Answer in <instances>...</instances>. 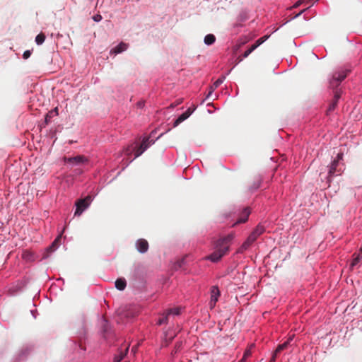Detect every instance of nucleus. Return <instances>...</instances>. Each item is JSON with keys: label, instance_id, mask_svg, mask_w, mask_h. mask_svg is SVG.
I'll return each instance as SVG.
<instances>
[{"label": "nucleus", "instance_id": "obj_1", "mask_svg": "<svg viewBox=\"0 0 362 362\" xmlns=\"http://www.w3.org/2000/svg\"><path fill=\"white\" fill-rule=\"evenodd\" d=\"M233 235H228L219 239L216 244V250L209 257L212 262L218 261L225 255L229 250V243L233 240Z\"/></svg>", "mask_w": 362, "mask_h": 362}, {"label": "nucleus", "instance_id": "obj_2", "mask_svg": "<svg viewBox=\"0 0 362 362\" xmlns=\"http://www.w3.org/2000/svg\"><path fill=\"white\" fill-rule=\"evenodd\" d=\"M154 132H152L149 136L145 137L139 147L136 148L134 152V158L140 156L151 144H154L155 139H153Z\"/></svg>", "mask_w": 362, "mask_h": 362}, {"label": "nucleus", "instance_id": "obj_3", "mask_svg": "<svg viewBox=\"0 0 362 362\" xmlns=\"http://www.w3.org/2000/svg\"><path fill=\"white\" fill-rule=\"evenodd\" d=\"M93 198L90 195H88L84 199H78L76 203V209L75 216H80L90 204Z\"/></svg>", "mask_w": 362, "mask_h": 362}, {"label": "nucleus", "instance_id": "obj_4", "mask_svg": "<svg viewBox=\"0 0 362 362\" xmlns=\"http://www.w3.org/2000/svg\"><path fill=\"white\" fill-rule=\"evenodd\" d=\"M349 70H343L334 74L330 80V86L333 88H337L339 83L346 77Z\"/></svg>", "mask_w": 362, "mask_h": 362}, {"label": "nucleus", "instance_id": "obj_5", "mask_svg": "<svg viewBox=\"0 0 362 362\" xmlns=\"http://www.w3.org/2000/svg\"><path fill=\"white\" fill-rule=\"evenodd\" d=\"M267 38V36L262 37L259 38L255 44H253L247 50H246L244 54H243V57L239 56L237 58L238 63L240 62L243 60V58L247 57L255 49H256L262 43H263L266 39Z\"/></svg>", "mask_w": 362, "mask_h": 362}, {"label": "nucleus", "instance_id": "obj_6", "mask_svg": "<svg viewBox=\"0 0 362 362\" xmlns=\"http://www.w3.org/2000/svg\"><path fill=\"white\" fill-rule=\"evenodd\" d=\"M64 160L66 163H70L72 165H80L88 161V159L84 156L81 155L69 158L64 157Z\"/></svg>", "mask_w": 362, "mask_h": 362}, {"label": "nucleus", "instance_id": "obj_7", "mask_svg": "<svg viewBox=\"0 0 362 362\" xmlns=\"http://www.w3.org/2000/svg\"><path fill=\"white\" fill-rule=\"evenodd\" d=\"M135 246L140 253H146L148 250V243L144 238H140L136 241Z\"/></svg>", "mask_w": 362, "mask_h": 362}, {"label": "nucleus", "instance_id": "obj_8", "mask_svg": "<svg viewBox=\"0 0 362 362\" xmlns=\"http://www.w3.org/2000/svg\"><path fill=\"white\" fill-rule=\"evenodd\" d=\"M180 308L179 307L169 310L168 313L165 316H163L160 317L157 322V324L159 325H161L163 324H165L168 320L169 317L171 316V315H180Z\"/></svg>", "mask_w": 362, "mask_h": 362}, {"label": "nucleus", "instance_id": "obj_9", "mask_svg": "<svg viewBox=\"0 0 362 362\" xmlns=\"http://www.w3.org/2000/svg\"><path fill=\"white\" fill-rule=\"evenodd\" d=\"M264 227L259 224L257 226L255 230L250 233L248 238L254 243L257 239V238L264 232Z\"/></svg>", "mask_w": 362, "mask_h": 362}, {"label": "nucleus", "instance_id": "obj_10", "mask_svg": "<svg viewBox=\"0 0 362 362\" xmlns=\"http://www.w3.org/2000/svg\"><path fill=\"white\" fill-rule=\"evenodd\" d=\"M220 295V291L217 286H213L211 290V300H210V306L211 308H214L218 301V296Z\"/></svg>", "mask_w": 362, "mask_h": 362}, {"label": "nucleus", "instance_id": "obj_11", "mask_svg": "<svg viewBox=\"0 0 362 362\" xmlns=\"http://www.w3.org/2000/svg\"><path fill=\"white\" fill-rule=\"evenodd\" d=\"M338 165H339L338 160H333V162L332 163V164H331V165L329 167V172H328V177H333L335 175L341 174L342 170H341V168H339V169L337 168Z\"/></svg>", "mask_w": 362, "mask_h": 362}, {"label": "nucleus", "instance_id": "obj_12", "mask_svg": "<svg viewBox=\"0 0 362 362\" xmlns=\"http://www.w3.org/2000/svg\"><path fill=\"white\" fill-rule=\"evenodd\" d=\"M250 213H251V211H250V209L248 207L245 208L243 209V211H242V213L240 214L239 218L233 225V226H235L237 224H239V223H245L247 221L248 217H249Z\"/></svg>", "mask_w": 362, "mask_h": 362}, {"label": "nucleus", "instance_id": "obj_13", "mask_svg": "<svg viewBox=\"0 0 362 362\" xmlns=\"http://www.w3.org/2000/svg\"><path fill=\"white\" fill-rule=\"evenodd\" d=\"M340 97H341V93H340V92L338 90H337L334 92V95L333 100L332 101V103H330V105H329V106L328 107V111H333L335 109V107L337 105L338 100H339Z\"/></svg>", "mask_w": 362, "mask_h": 362}, {"label": "nucleus", "instance_id": "obj_14", "mask_svg": "<svg viewBox=\"0 0 362 362\" xmlns=\"http://www.w3.org/2000/svg\"><path fill=\"white\" fill-rule=\"evenodd\" d=\"M197 108V105L192 104L185 112H182V122L187 118L194 112Z\"/></svg>", "mask_w": 362, "mask_h": 362}, {"label": "nucleus", "instance_id": "obj_15", "mask_svg": "<svg viewBox=\"0 0 362 362\" xmlns=\"http://www.w3.org/2000/svg\"><path fill=\"white\" fill-rule=\"evenodd\" d=\"M128 47V45L123 42H120L117 46H116L111 52L115 54H119L124 51H125Z\"/></svg>", "mask_w": 362, "mask_h": 362}, {"label": "nucleus", "instance_id": "obj_16", "mask_svg": "<svg viewBox=\"0 0 362 362\" xmlns=\"http://www.w3.org/2000/svg\"><path fill=\"white\" fill-rule=\"evenodd\" d=\"M225 80V76H221L219 78H218L214 83L213 85L211 86V90L209 91L208 95H207V98H209L210 95H211L213 90L216 88H217L221 84H222V83L223 82V81Z\"/></svg>", "mask_w": 362, "mask_h": 362}, {"label": "nucleus", "instance_id": "obj_17", "mask_svg": "<svg viewBox=\"0 0 362 362\" xmlns=\"http://www.w3.org/2000/svg\"><path fill=\"white\" fill-rule=\"evenodd\" d=\"M362 259V248L360 249L359 252L357 254H354V259L351 264V267H354L356 266L358 262H360Z\"/></svg>", "mask_w": 362, "mask_h": 362}, {"label": "nucleus", "instance_id": "obj_18", "mask_svg": "<svg viewBox=\"0 0 362 362\" xmlns=\"http://www.w3.org/2000/svg\"><path fill=\"white\" fill-rule=\"evenodd\" d=\"M252 243L253 242L249 238H247V240L240 247L238 252L240 253H243L246 250H247Z\"/></svg>", "mask_w": 362, "mask_h": 362}, {"label": "nucleus", "instance_id": "obj_19", "mask_svg": "<svg viewBox=\"0 0 362 362\" xmlns=\"http://www.w3.org/2000/svg\"><path fill=\"white\" fill-rule=\"evenodd\" d=\"M128 350H129V345L125 347L124 351H120L119 354L115 356L114 362H120L124 358V357L126 356Z\"/></svg>", "mask_w": 362, "mask_h": 362}, {"label": "nucleus", "instance_id": "obj_20", "mask_svg": "<svg viewBox=\"0 0 362 362\" xmlns=\"http://www.w3.org/2000/svg\"><path fill=\"white\" fill-rule=\"evenodd\" d=\"M127 286V282L124 279H118L115 281V287L119 290L123 291Z\"/></svg>", "mask_w": 362, "mask_h": 362}, {"label": "nucleus", "instance_id": "obj_21", "mask_svg": "<svg viewBox=\"0 0 362 362\" xmlns=\"http://www.w3.org/2000/svg\"><path fill=\"white\" fill-rule=\"evenodd\" d=\"M291 340H292V338L291 337L286 341L283 343L282 344H279L277 346L276 349L275 350L274 353H276V354L278 355L281 351L286 349L288 347V346Z\"/></svg>", "mask_w": 362, "mask_h": 362}, {"label": "nucleus", "instance_id": "obj_22", "mask_svg": "<svg viewBox=\"0 0 362 362\" xmlns=\"http://www.w3.org/2000/svg\"><path fill=\"white\" fill-rule=\"evenodd\" d=\"M216 41V37L213 34H208L205 36L204 42L207 45H211Z\"/></svg>", "mask_w": 362, "mask_h": 362}, {"label": "nucleus", "instance_id": "obj_23", "mask_svg": "<svg viewBox=\"0 0 362 362\" xmlns=\"http://www.w3.org/2000/svg\"><path fill=\"white\" fill-rule=\"evenodd\" d=\"M45 35L42 33L38 34L35 37V42L37 45H42L45 40Z\"/></svg>", "mask_w": 362, "mask_h": 362}, {"label": "nucleus", "instance_id": "obj_24", "mask_svg": "<svg viewBox=\"0 0 362 362\" xmlns=\"http://www.w3.org/2000/svg\"><path fill=\"white\" fill-rule=\"evenodd\" d=\"M61 235H59V236L55 239V240L52 243V244L49 246V250L50 251H54V250H55V249H56V248H57V247L58 243L60 241Z\"/></svg>", "mask_w": 362, "mask_h": 362}, {"label": "nucleus", "instance_id": "obj_25", "mask_svg": "<svg viewBox=\"0 0 362 362\" xmlns=\"http://www.w3.org/2000/svg\"><path fill=\"white\" fill-rule=\"evenodd\" d=\"M61 235H59V236L55 239V240L52 243V244L49 246V250L50 251H54V250H55V249H56V248H57V247L58 243L60 241Z\"/></svg>", "mask_w": 362, "mask_h": 362}, {"label": "nucleus", "instance_id": "obj_26", "mask_svg": "<svg viewBox=\"0 0 362 362\" xmlns=\"http://www.w3.org/2000/svg\"><path fill=\"white\" fill-rule=\"evenodd\" d=\"M262 179L259 176L255 178L253 185L251 187L252 189H256L260 187Z\"/></svg>", "mask_w": 362, "mask_h": 362}, {"label": "nucleus", "instance_id": "obj_27", "mask_svg": "<svg viewBox=\"0 0 362 362\" xmlns=\"http://www.w3.org/2000/svg\"><path fill=\"white\" fill-rule=\"evenodd\" d=\"M93 19L95 22H99L102 20V16L100 14H96L93 16Z\"/></svg>", "mask_w": 362, "mask_h": 362}, {"label": "nucleus", "instance_id": "obj_28", "mask_svg": "<svg viewBox=\"0 0 362 362\" xmlns=\"http://www.w3.org/2000/svg\"><path fill=\"white\" fill-rule=\"evenodd\" d=\"M30 54H31L30 51V50H26V51L24 52V53L23 54V59H28L30 57Z\"/></svg>", "mask_w": 362, "mask_h": 362}, {"label": "nucleus", "instance_id": "obj_29", "mask_svg": "<svg viewBox=\"0 0 362 362\" xmlns=\"http://www.w3.org/2000/svg\"><path fill=\"white\" fill-rule=\"evenodd\" d=\"M181 123V115H180L174 122V127H177Z\"/></svg>", "mask_w": 362, "mask_h": 362}, {"label": "nucleus", "instance_id": "obj_30", "mask_svg": "<svg viewBox=\"0 0 362 362\" xmlns=\"http://www.w3.org/2000/svg\"><path fill=\"white\" fill-rule=\"evenodd\" d=\"M250 355H251V351L250 350L245 351V352L244 353L243 359H246Z\"/></svg>", "mask_w": 362, "mask_h": 362}, {"label": "nucleus", "instance_id": "obj_31", "mask_svg": "<svg viewBox=\"0 0 362 362\" xmlns=\"http://www.w3.org/2000/svg\"><path fill=\"white\" fill-rule=\"evenodd\" d=\"M304 2V0H298L292 8H297Z\"/></svg>", "mask_w": 362, "mask_h": 362}, {"label": "nucleus", "instance_id": "obj_32", "mask_svg": "<svg viewBox=\"0 0 362 362\" xmlns=\"http://www.w3.org/2000/svg\"><path fill=\"white\" fill-rule=\"evenodd\" d=\"M342 158H343V154L342 153H338L337 156V159H335L334 160H338V163H339V160H342Z\"/></svg>", "mask_w": 362, "mask_h": 362}, {"label": "nucleus", "instance_id": "obj_33", "mask_svg": "<svg viewBox=\"0 0 362 362\" xmlns=\"http://www.w3.org/2000/svg\"><path fill=\"white\" fill-rule=\"evenodd\" d=\"M276 356L277 354H276V353L274 352L269 362H274L276 361Z\"/></svg>", "mask_w": 362, "mask_h": 362}, {"label": "nucleus", "instance_id": "obj_34", "mask_svg": "<svg viewBox=\"0 0 362 362\" xmlns=\"http://www.w3.org/2000/svg\"><path fill=\"white\" fill-rule=\"evenodd\" d=\"M50 117H50L48 114H47V115H46V117H45V123H46V124H48V122H49V121Z\"/></svg>", "mask_w": 362, "mask_h": 362}, {"label": "nucleus", "instance_id": "obj_35", "mask_svg": "<svg viewBox=\"0 0 362 362\" xmlns=\"http://www.w3.org/2000/svg\"><path fill=\"white\" fill-rule=\"evenodd\" d=\"M307 8L301 11L300 12H299L298 14L296 15V17H298L300 16Z\"/></svg>", "mask_w": 362, "mask_h": 362}, {"label": "nucleus", "instance_id": "obj_36", "mask_svg": "<svg viewBox=\"0 0 362 362\" xmlns=\"http://www.w3.org/2000/svg\"><path fill=\"white\" fill-rule=\"evenodd\" d=\"M131 151H132V149H130L129 148H127L126 149V153H127V154L130 153H131Z\"/></svg>", "mask_w": 362, "mask_h": 362}, {"label": "nucleus", "instance_id": "obj_37", "mask_svg": "<svg viewBox=\"0 0 362 362\" xmlns=\"http://www.w3.org/2000/svg\"><path fill=\"white\" fill-rule=\"evenodd\" d=\"M178 350H179V347L176 348L175 351L174 353H172L173 355L174 354H176L177 352H178Z\"/></svg>", "mask_w": 362, "mask_h": 362}, {"label": "nucleus", "instance_id": "obj_38", "mask_svg": "<svg viewBox=\"0 0 362 362\" xmlns=\"http://www.w3.org/2000/svg\"><path fill=\"white\" fill-rule=\"evenodd\" d=\"M138 105H139V107H142V106H143V103H142V102H139V103H138Z\"/></svg>", "mask_w": 362, "mask_h": 362}, {"label": "nucleus", "instance_id": "obj_39", "mask_svg": "<svg viewBox=\"0 0 362 362\" xmlns=\"http://www.w3.org/2000/svg\"><path fill=\"white\" fill-rule=\"evenodd\" d=\"M136 347H133V348H132V351H136Z\"/></svg>", "mask_w": 362, "mask_h": 362}, {"label": "nucleus", "instance_id": "obj_40", "mask_svg": "<svg viewBox=\"0 0 362 362\" xmlns=\"http://www.w3.org/2000/svg\"><path fill=\"white\" fill-rule=\"evenodd\" d=\"M245 359H241L239 362H243Z\"/></svg>", "mask_w": 362, "mask_h": 362}, {"label": "nucleus", "instance_id": "obj_41", "mask_svg": "<svg viewBox=\"0 0 362 362\" xmlns=\"http://www.w3.org/2000/svg\"><path fill=\"white\" fill-rule=\"evenodd\" d=\"M54 112H56L57 113V108L54 109Z\"/></svg>", "mask_w": 362, "mask_h": 362}]
</instances>
